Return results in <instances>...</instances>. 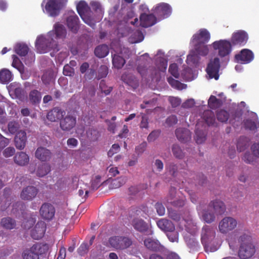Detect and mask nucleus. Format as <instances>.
I'll use <instances>...</instances> for the list:
<instances>
[{"mask_svg": "<svg viewBox=\"0 0 259 259\" xmlns=\"http://www.w3.org/2000/svg\"><path fill=\"white\" fill-rule=\"evenodd\" d=\"M67 35L65 26L59 23L55 24L54 29L49 31L45 36L40 35L37 37L35 47L39 53H45L51 50L54 52L59 51V47L56 40H64Z\"/></svg>", "mask_w": 259, "mask_h": 259, "instance_id": "1", "label": "nucleus"}, {"mask_svg": "<svg viewBox=\"0 0 259 259\" xmlns=\"http://www.w3.org/2000/svg\"><path fill=\"white\" fill-rule=\"evenodd\" d=\"M215 233L210 226L205 225L203 227L201 234V241L206 252H214L218 247L214 245Z\"/></svg>", "mask_w": 259, "mask_h": 259, "instance_id": "2", "label": "nucleus"}, {"mask_svg": "<svg viewBox=\"0 0 259 259\" xmlns=\"http://www.w3.org/2000/svg\"><path fill=\"white\" fill-rule=\"evenodd\" d=\"M249 237L246 235L240 237L241 243L238 256L241 259H247L251 257L255 252V248L249 240Z\"/></svg>", "mask_w": 259, "mask_h": 259, "instance_id": "3", "label": "nucleus"}, {"mask_svg": "<svg viewBox=\"0 0 259 259\" xmlns=\"http://www.w3.org/2000/svg\"><path fill=\"white\" fill-rule=\"evenodd\" d=\"M48 249L47 244L36 243L30 248L25 249L22 256L23 259H39V255L46 253Z\"/></svg>", "mask_w": 259, "mask_h": 259, "instance_id": "4", "label": "nucleus"}, {"mask_svg": "<svg viewBox=\"0 0 259 259\" xmlns=\"http://www.w3.org/2000/svg\"><path fill=\"white\" fill-rule=\"evenodd\" d=\"M110 247L117 250H123L130 248L133 244L132 238L127 236L117 235L110 237L108 239Z\"/></svg>", "mask_w": 259, "mask_h": 259, "instance_id": "5", "label": "nucleus"}, {"mask_svg": "<svg viewBox=\"0 0 259 259\" xmlns=\"http://www.w3.org/2000/svg\"><path fill=\"white\" fill-rule=\"evenodd\" d=\"M248 39V34L245 31L240 30L234 32L230 41L228 40V55L231 52L233 46H244Z\"/></svg>", "mask_w": 259, "mask_h": 259, "instance_id": "6", "label": "nucleus"}, {"mask_svg": "<svg viewBox=\"0 0 259 259\" xmlns=\"http://www.w3.org/2000/svg\"><path fill=\"white\" fill-rule=\"evenodd\" d=\"M66 2V0H49L45 9L50 16L56 17L59 14Z\"/></svg>", "mask_w": 259, "mask_h": 259, "instance_id": "7", "label": "nucleus"}, {"mask_svg": "<svg viewBox=\"0 0 259 259\" xmlns=\"http://www.w3.org/2000/svg\"><path fill=\"white\" fill-rule=\"evenodd\" d=\"M254 58V55L251 50L243 49L235 55L234 61L241 64H247L251 62Z\"/></svg>", "mask_w": 259, "mask_h": 259, "instance_id": "8", "label": "nucleus"}, {"mask_svg": "<svg viewBox=\"0 0 259 259\" xmlns=\"http://www.w3.org/2000/svg\"><path fill=\"white\" fill-rule=\"evenodd\" d=\"M56 210L54 206L50 203H43L40 209L39 214L41 217L45 220H52L55 216Z\"/></svg>", "mask_w": 259, "mask_h": 259, "instance_id": "9", "label": "nucleus"}, {"mask_svg": "<svg viewBox=\"0 0 259 259\" xmlns=\"http://www.w3.org/2000/svg\"><path fill=\"white\" fill-rule=\"evenodd\" d=\"M220 67V60L218 58H215L213 61H210L206 69V71L210 78H214L215 80L219 79Z\"/></svg>", "mask_w": 259, "mask_h": 259, "instance_id": "10", "label": "nucleus"}, {"mask_svg": "<svg viewBox=\"0 0 259 259\" xmlns=\"http://www.w3.org/2000/svg\"><path fill=\"white\" fill-rule=\"evenodd\" d=\"M210 38L209 31L206 29L202 28L193 35L191 41L194 44H204L209 41Z\"/></svg>", "mask_w": 259, "mask_h": 259, "instance_id": "11", "label": "nucleus"}, {"mask_svg": "<svg viewBox=\"0 0 259 259\" xmlns=\"http://www.w3.org/2000/svg\"><path fill=\"white\" fill-rule=\"evenodd\" d=\"M76 124V117L71 115H67L62 117L60 121V127L65 132H68L74 128Z\"/></svg>", "mask_w": 259, "mask_h": 259, "instance_id": "12", "label": "nucleus"}, {"mask_svg": "<svg viewBox=\"0 0 259 259\" xmlns=\"http://www.w3.org/2000/svg\"><path fill=\"white\" fill-rule=\"evenodd\" d=\"M155 14L159 18L163 19L168 17L171 13L170 6L166 3H160L154 9Z\"/></svg>", "mask_w": 259, "mask_h": 259, "instance_id": "13", "label": "nucleus"}, {"mask_svg": "<svg viewBox=\"0 0 259 259\" xmlns=\"http://www.w3.org/2000/svg\"><path fill=\"white\" fill-rule=\"evenodd\" d=\"M38 190L33 186H28L23 189L20 194V197L24 200L31 201L37 195Z\"/></svg>", "mask_w": 259, "mask_h": 259, "instance_id": "14", "label": "nucleus"}, {"mask_svg": "<svg viewBox=\"0 0 259 259\" xmlns=\"http://www.w3.org/2000/svg\"><path fill=\"white\" fill-rule=\"evenodd\" d=\"M67 25L70 31L76 33L79 28V20L78 16L74 12L67 17L66 19Z\"/></svg>", "mask_w": 259, "mask_h": 259, "instance_id": "15", "label": "nucleus"}, {"mask_svg": "<svg viewBox=\"0 0 259 259\" xmlns=\"http://www.w3.org/2000/svg\"><path fill=\"white\" fill-rule=\"evenodd\" d=\"M46 230V225L44 222H38L31 231V236L35 240L43 237Z\"/></svg>", "mask_w": 259, "mask_h": 259, "instance_id": "16", "label": "nucleus"}, {"mask_svg": "<svg viewBox=\"0 0 259 259\" xmlns=\"http://www.w3.org/2000/svg\"><path fill=\"white\" fill-rule=\"evenodd\" d=\"M140 25L143 27H151L156 24L157 19L152 14H147L142 13L140 17Z\"/></svg>", "mask_w": 259, "mask_h": 259, "instance_id": "17", "label": "nucleus"}, {"mask_svg": "<svg viewBox=\"0 0 259 259\" xmlns=\"http://www.w3.org/2000/svg\"><path fill=\"white\" fill-rule=\"evenodd\" d=\"M65 113V112L60 107H56L51 110L47 114V119L52 121L55 122L61 120Z\"/></svg>", "mask_w": 259, "mask_h": 259, "instance_id": "18", "label": "nucleus"}, {"mask_svg": "<svg viewBox=\"0 0 259 259\" xmlns=\"http://www.w3.org/2000/svg\"><path fill=\"white\" fill-rule=\"evenodd\" d=\"M144 244L148 249L153 251H159L163 249V246L158 240L151 238L145 239Z\"/></svg>", "mask_w": 259, "mask_h": 259, "instance_id": "19", "label": "nucleus"}, {"mask_svg": "<svg viewBox=\"0 0 259 259\" xmlns=\"http://www.w3.org/2000/svg\"><path fill=\"white\" fill-rule=\"evenodd\" d=\"M26 140V132L23 131L18 132L14 139L16 147L19 150L23 149L25 147Z\"/></svg>", "mask_w": 259, "mask_h": 259, "instance_id": "20", "label": "nucleus"}, {"mask_svg": "<svg viewBox=\"0 0 259 259\" xmlns=\"http://www.w3.org/2000/svg\"><path fill=\"white\" fill-rule=\"evenodd\" d=\"M176 136L181 142H187L191 138L190 131L186 128H178L176 130Z\"/></svg>", "mask_w": 259, "mask_h": 259, "instance_id": "21", "label": "nucleus"}, {"mask_svg": "<svg viewBox=\"0 0 259 259\" xmlns=\"http://www.w3.org/2000/svg\"><path fill=\"white\" fill-rule=\"evenodd\" d=\"M212 46L214 50L218 51L220 57H223L227 55V40L215 41L212 44Z\"/></svg>", "mask_w": 259, "mask_h": 259, "instance_id": "22", "label": "nucleus"}, {"mask_svg": "<svg viewBox=\"0 0 259 259\" xmlns=\"http://www.w3.org/2000/svg\"><path fill=\"white\" fill-rule=\"evenodd\" d=\"M35 156L42 161L49 160L51 157V151L46 148L38 147L35 151Z\"/></svg>", "mask_w": 259, "mask_h": 259, "instance_id": "23", "label": "nucleus"}, {"mask_svg": "<svg viewBox=\"0 0 259 259\" xmlns=\"http://www.w3.org/2000/svg\"><path fill=\"white\" fill-rule=\"evenodd\" d=\"M158 227L164 232H172L175 230L173 223L165 219H161L157 222Z\"/></svg>", "mask_w": 259, "mask_h": 259, "instance_id": "24", "label": "nucleus"}, {"mask_svg": "<svg viewBox=\"0 0 259 259\" xmlns=\"http://www.w3.org/2000/svg\"><path fill=\"white\" fill-rule=\"evenodd\" d=\"M209 207H212L217 215H222L226 210L224 203L219 200L211 201L209 204Z\"/></svg>", "mask_w": 259, "mask_h": 259, "instance_id": "25", "label": "nucleus"}, {"mask_svg": "<svg viewBox=\"0 0 259 259\" xmlns=\"http://www.w3.org/2000/svg\"><path fill=\"white\" fill-rule=\"evenodd\" d=\"M14 160L17 164L23 166L28 163L29 158L25 152H20L15 155L14 157Z\"/></svg>", "mask_w": 259, "mask_h": 259, "instance_id": "26", "label": "nucleus"}, {"mask_svg": "<svg viewBox=\"0 0 259 259\" xmlns=\"http://www.w3.org/2000/svg\"><path fill=\"white\" fill-rule=\"evenodd\" d=\"M132 225L134 229L139 232H146L148 229L147 224L141 219H134L132 221Z\"/></svg>", "mask_w": 259, "mask_h": 259, "instance_id": "27", "label": "nucleus"}, {"mask_svg": "<svg viewBox=\"0 0 259 259\" xmlns=\"http://www.w3.org/2000/svg\"><path fill=\"white\" fill-rule=\"evenodd\" d=\"M1 225L5 229L12 230L16 228L17 224L16 221L12 218L6 217L1 219Z\"/></svg>", "mask_w": 259, "mask_h": 259, "instance_id": "28", "label": "nucleus"}, {"mask_svg": "<svg viewBox=\"0 0 259 259\" xmlns=\"http://www.w3.org/2000/svg\"><path fill=\"white\" fill-rule=\"evenodd\" d=\"M121 79L123 82L134 88L139 85L138 80L132 74L124 73L121 76Z\"/></svg>", "mask_w": 259, "mask_h": 259, "instance_id": "29", "label": "nucleus"}, {"mask_svg": "<svg viewBox=\"0 0 259 259\" xmlns=\"http://www.w3.org/2000/svg\"><path fill=\"white\" fill-rule=\"evenodd\" d=\"M12 190L9 188H5L3 191L2 201L5 203L4 208H7L11 204L13 197L11 195Z\"/></svg>", "mask_w": 259, "mask_h": 259, "instance_id": "30", "label": "nucleus"}, {"mask_svg": "<svg viewBox=\"0 0 259 259\" xmlns=\"http://www.w3.org/2000/svg\"><path fill=\"white\" fill-rule=\"evenodd\" d=\"M94 53L99 58H104L109 53V48L106 45H99L95 48Z\"/></svg>", "mask_w": 259, "mask_h": 259, "instance_id": "31", "label": "nucleus"}, {"mask_svg": "<svg viewBox=\"0 0 259 259\" xmlns=\"http://www.w3.org/2000/svg\"><path fill=\"white\" fill-rule=\"evenodd\" d=\"M203 118L208 125H214L215 118L213 111L210 110H205L203 113Z\"/></svg>", "mask_w": 259, "mask_h": 259, "instance_id": "32", "label": "nucleus"}, {"mask_svg": "<svg viewBox=\"0 0 259 259\" xmlns=\"http://www.w3.org/2000/svg\"><path fill=\"white\" fill-rule=\"evenodd\" d=\"M243 125L246 130L255 131L257 128V123L256 120L247 118L243 120Z\"/></svg>", "mask_w": 259, "mask_h": 259, "instance_id": "33", "label": "nucleus"}, {"mask_svg": "<svg viewBox=\"0 0 259 259\" xmlns=\"http://www.w3.org/2000/svg\"><path fill=\"white\" fill-rule=\"evenodd\" d=\"M12 74L11 72L7 69H3L0 71V82L7 83L11 81Z\"/></svg>", "mask_w": 259, "mask_h": 259, "instance_id": "34", "label": "nucleus"}, {"mask_svg": "<svg viewBox=\"0 0 259 259\" xmlns=\"http://www.w3.org/2000/svg\"><path fill=\"white\" fill-rule=\"evenodd\" d=\"M223 104L222 100L218 99L214 96L211 95L208 101V105L212 109H215L221 107Z\"/></svg>", "mask_w": 259, "mask_h": 259, "instance_id": "35", "label": "nucleus"}, {"mask_svg": "<svg viewBox=\"0 0 259 259\" xmlns=\"http://www.w3.org/2000/svg\"><path fill=\"white\" fill-rule=\"evenodd\" d=\"M29 99L30 102L33 104L39 103L41 99V94L40 92L36 90H32L29 94Z\"/></svg>", "mask_w": 259, "mask_h": 259, "instance_id": "36", "label": "nucleus"}, {"mask_svg": "<svg viewBox=\"0 0 259 259\" xmlns=\"http://www.w3.org/2000/svg\"><path fill=\"white\" fill-rule=\"evenodd\" d=\"M15 52L20 56H25L28 53V46L24 44H17L15 47Z\"/></svg>", "mask_w": 259, "mask_h": 259, "instance_id": "37", "label": "nucleus"}, {"mask_svg": "<svg viewBox=\"0 0 259 259\" xmlns=\"http://www.w3.org/2000/svg\"><path fill=\"white\" fill-rule=\"evenodd\" d=\"M89 9V6L84 1H80L77 4L76 7L77 13L83 20L84 19L85 13L88 12Z\"/></svg>", "mask_w": 259, "mask_h": 259, "instance_id": "38", "label": "nucleus"}, {"mask_svg": "<svg viewBox=\"0 0 259 259\" xmlns=\"http://www.w3.org/2000/svg\"><path fill=\"white\" fill-rule=\"evenodd\" d=\"M125 63V61L123 57L116 54L112 55V64L114 67L120 69Z\"/></svg>", "mask_w": 259, "mask_h": 259, "instance_id": "39", "label": "nucleus"}, {"mask_svg": "<svg viewBox=\"0 0 259 259\" xmlns=\"http://www.w3.org/2000/svg\"><path fill=\"white\" fill-rule=\"evenodd\" d=\"M50 170V165L47 163H44L38 167L36 175L38 177H42L47 175Z\"/></svg>", "mask_w": 259, "mask_h": 259, "instance_id": "40", "label": "nucleus"}, {"mask_svg": "<svg viewBox=\"0 0 259 259\" xmlns=\"http://www.w3.org/2000/svg\"><path fill=\"white\" fill-rule=\"evenodd\" d=\"M194 139L198 144H202L206 140V133L202 130L196 129Z\"/></svg>", "mask_w": 259, "mask_h": 259, "instance_id": "41", "label": "nucleus"}, {"mask_svg": "<svg viewBox=\"0 0 259 259\" xmlns=\"http://www.w3.org/2000/svg\"><path fill=\"white\" fill-rule=\"evenodd\" d=\"M195 50L198 55L205 56L208 53L209 50L207 46L204 44H194Z\"/></svg>", "mask_w": 259, "mask_h": 259, "instance_id": "42", "label": "nucleus"}, {"mask_svg": "<svg viewBox=\"0 0 259 259\" xmlns=\"http://www.w3.org/2000/svg\"><path fill=\"white\" fill-rule=\"evenodd\" d=\"M167 81L172 87L178 90H183L185 89L187 87L186 84L181 83L180 81L175 79L171 77L167 78Z\"/></svg>", "mask_w": 259, "mask_h": 259, "instance_id": "43", "label": "nucleus"}, {"mask_svg": "<svg viewBox=\"0 0 259 259\" xmlns=\"http://www.w3.org/2000/svg\"><path fill=\"white\" fill-rule=\"evenodd\" d=\"M248 147V140L245 137H241L237 143V149L238 151L242 152Z\"/></svg>", "mask_w": 259, "mask_h": 259, "instance_id": "44", "label": "nucleus"}, {"mask_svg": "<svg viewBox=\"0 0 259 259\" xmlns=\"http://www.w3.org/2000/svg\"><path fill=\"white\" fill-rule=\"evenodd\" d=\"M88 138L91 141H96L99 137V133L97 130L91 127L89 128L87 131Z\"/></svg>", "mask_w": 259, "mask_h": 259, "instance_id": "45", "label": "nucleus"}, {"mask_svg": "<svg viewBox=\"0 0 259 259\" xmlns=\"http://www.w3.org/2000/svg\"><path fill=\"white\" fill-rule=\"evenodd\" d=\"M172 152L177 158L182 159L184 157V153L178 145L175 144L172 146Z\"/></svg>", "mask_w": 259, "mask_h": 259, "instance_id": "46", "label": "nucleus"}, {"mask_svg": "<svg viewBox=\"0 0 259 259\" xmlns=\"http://www.w3.org/2000/svg\"><path fill=\"white\" fill-rule=\"evenodd\" d=\"M203 219L207 223H211L214 221L215 216L212 212L208 210L205 211L202 215Z\"/></svg>", "mask_w": 259, "mask_h": 259, "instance_id": "47", "label": "nucleus"}, {"mask_svg": "<svg viewBox=\"0 0 259 259\" xmlns=\"http://www.w3.org/2000/svg\"><path fill=\"white\" fill-rule=\"evenodd\" d=\"M99 88L102 93H104L105 95H109L112 90V88L111 87H108L106 85V82L104 80H102L100 81Z\"/></svg>", "mask_w": 259, "mask_h": 259, "instance_id": "48", "label": "nucleus"}, {"mask_svg": "<svg viewBox=\"0 0 259 259\" xmlns=\"http://www.w3.org/2000/svg\"><path fill=\"white\" fill-rule=\"evenodd\" d=\"M169 72L175 78L179 77V72L178 71V67L176 63H173L170 65L168 69Z\"/></svg>", "mask_w": 259, "mask_h": 259, "instance_id": "49", "label": "nucleus"}, {"mask_svg": "<svg viewBox=\"0 0 259 259\" xmlns=\"http://www.w3.org/2000/svg\"><path fill=\"white\" fill-rule=\"evenodd\" d=\"M108 73V68L106 66H101L99 68L97 78L100 79L106 77Z\"/></svg>", "mask_w": 259, "mask_h": 259, "instance_id": "50", "label": "nucleus"}, {"mask_svg": "<svg viewBox=\"0 0 259 259\" xmlns=\"http://www.w3.org/2000/svg\"><path fill=\"white\" fill-rule=\"evenodd\" d=\"M125 182L123 178H118L113 180L111 183V186L113 188H117L122 186Z\"/></svg>", "mask_w": 259, "mask_h": 259, "instance_id": "51", "label": "nucleus"}, {"mask_svg": "<svg viewBox=\"0 0 259 259\" xmlns=\"http://www.w3.org/2000/svg\"><path fill=\"white\" fill-rule=\"evenodd\" d=\"M89 246L87 243H82L77 249V252L80 256L84 255L89 251Z\"/></svg>", "mask_w": 259, "mask_h": 259, "instance_id": "52", "label": "nucleus"}, {"mask_svg": "<svg viewBox=\"0 0 259 259\" xmlns=\"http://www.w3.org/2000/svg\"><path fill=\"white\" fill-rule=\"evenodd\" d=\"M8 127L9 132L12 134H14L19 128V124L15 121H11L8 123Z\"/></svg>", "mask_w": 259, "mask_h": 259, "instance_id": "53", "label": "nucleus"}, {"mask_svg": "<svg viewBox=\"0 0 259 259\" xmlns=\"http://www.w3.org/2000/svg\"><path fill=\"white\" fill-rule=\"evenodd\" d=\"M218 120L222 122L227 121V111L221 110L218 112L217 114Z\"/></svg>", "mask_w": 259, "mask_h": 259, "instance_id": "54", "label": "nucleus"}, {"mask_svg": "<svg viewBox=\"0 0 259 259\" xmlns=\"http://www.w3.org/2000/svg\"><path fill=\"white\" fill-rule=\"evenodd\" d=\"M101 177L99 176L96 177L95 179L92 181L91 189L95 191L100 186L101 183L100 181Z\"/></svg>", "mask_w": 259, "mask_h": 259, "instance_id": "55", "label": "nucleus"}, {"mask_svg": "<svg viewBox=\"0 0 259 259\" xmlns=\"http://www.w3.org/2000/svg\"><path fill=\"white\" fill-rule=\"evenodd\" d=\"M166 168L168 172L174 177L178 171V166L174 163H169Z\"/></svg>", "mask_w": 259, "mask_h": 259, "instance_id": "56", "label": "nucleus"}, {"mask_svg": "<svg viewBox=\"0 0 259 259\" xmlns=\"http://www.w3.org/2000/svg\"><path fill=\"white\" fill-rule=\"evenodd\" d=\"M167 236L168 239L171 242H178L179 240V234L177 232H175V230L172 232H168Z\"/></svg>", "mask_w": 259, "mask_h": 259, "instance_id": "57", "label": "nucleus"}, {"mask_svg": "<svg viewBox=\"0 0 259 259\" xmlns=\"http://www.w3.org/2000/svg\"><path fill=\"white\" fill-rule=\"evenodd\" d=\"M160 134V131H153L148 136L147 140L149 142H153L159 136Z\"/></svg>", "mask_w": 259, "mask_h": 259, "instance_id": "58", "label": "nucleus"}, {"mask_svg": "<svg viewBox=\"0 0 259 259\" xmlns=\"http://www.w3.org/2000/svg\"><path fill=\"white\" fill-rule=\"evenodd\" d=\"M219 229L223 234L227 233V219L224 218L219 223Z\"/></svg>", "mask_w": 259, "mask_h": 259, "instance_id": "59", "label": "nucleus"}, {"mask_svg": "<svg viewBox=\"0 0 259 259\" xmlns=\"http://www.w3.org/2000/svg\"><path fill=\"white\" fill-rule=\"evenodd\" d=\"M137 70L142 77L145 76L147 71L146 63L144 62L143 65L142 64H139L137 67Z\"/></svg>", "mask_w": 259, "mask_h": 259, "instance_id": "60", "label": "nucleus"}, {"mask_svg": "<svg viewBox=\"0 0 259 259\" xmlns=\"http://www.w3.org/2000/svg\"><path fill=\"white\" fill-rule=\"evenodd\" d=\"M178 122V119L176 115H172L168 117L166 119V123L167 125L171 126L176 124Z\"/></svg>", "mask_w": 259, "mask_h": 259, "instance_id": "61", "label": "nucleus"}, {"mask_svg": "<svg viewBox=\"0 0 259 259\" xmlns=\"http://www.w3.org/2000/svg\"><path fill=\"white\" fill-rule=\"evenodd\" d=\"M155 209L159 215H163L165 213V208L162 203L157 202L155 205Z\"/></svg>", "mask_w": 259, "mask_h": 259, "instance_id": "62", "label": "nucleus"}, {"mask_svg": "<svg viewBox=\"0 0 259 259\" xmlns=\"http://www.w3.org/2000/svg\"><path fill=\"white\" fill-rule=\"evenodd\" d=\"M15 152V150L13 147H9L5 149L3 151V155L5 157H9L13 156Z\"/></svg>", "mask_w": 259, "mask_h": 259, "instance_id": "63", "label": "nucleus"}, {"mask_svg": "<svg viewBox=\"0 0 259 259\" xmlns=\"http://www.w3.org/2000/svg\"><path fill=\"white\" fill-rule=\"evenodd\" d=\"M252 154L256 157H259V143H254L251 147Z\"/></svg>", "mask_w": 259, "mask_h": 259, "instance_id": "64", "label": "nucleus"}]
</instances>
